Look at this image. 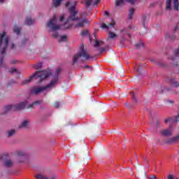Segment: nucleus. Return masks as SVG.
<instances>
[{
	"mask_svg": "<svg viewBox=\"0 0 179 179\" xmlns=\"http://www.w3.org/2000/svg\"><path fill=\"white\" fill-rule=\"evenodd\" d=\"M61 68L59 67L56 69L55 74L53 76V80L50 81L49 84L46 86H43L41 87H31L30 88L29 93L30 94H38V93H41V92H44L46 89H50L51 87H54L57 83H58V80L59 79V73H61Z\"/></svg>",
	"mask_w": 179,
	"mask_h": 179,
	"instance_id": "nucleus-1",
	"label": "nucleus"
},
{
	"mask_svg": "<svg viewBox=\"0 0 179 179\" xmlns=\"http://www.w3.org/2000/svg\"><path fill=\"white\" fill-rule=\"evenodd\" d=\"M1 66L3 62V57H6V51H10L15 48V43H11L9 45V36L6 35V32L3 31L1 34Z\"/></svg>",
	"mask_w": 179,
	"mask_h": 179,
	"instance_id": "nucleus-2",
	"label": "nucleus"
},
{
	"mask_svg": "<svg viewBox=\"0 0 179 179\" xmlns=\"http://www.w3.org/2000/svg\"><path fill=\"white\" fill-rule=\"evenodd\" d=\"M51 75V72L47 71V70H42L36 71L34 73V75L31 76L29 78L25 79L22 80L21 85H29L34 78H39V82H43V79H47Z\"/></svg>",
	"mask_w": 179,
	"mask_h": 179,
	"instance_id": "nucleus-3",
	"label": "nucleus"
},
{
	"mask_svg": "<svg viewBox=\"0 0 179 179\" xmlns=\"http://www.w3.org/2000/svg\"><path fill=\"white\" fill-rule=\"evenodd\" d=\"M27 104V101H24L20 103H17L15 105H8L4 107L3 114H6V113H9V111H20L21 110H24L26 105Z\"/></svg>",
	"mask_w": 179,
	"mask_h": 179,
	"instance_id": "nucleus-4",
	"label": "nucleus"
},
{
	"mask_svg": "<svg viewBox=\"0 0 179 179\" xmlns=\"http://www.w3.org/2000/svg\"><path fill=\"white\" fill-rule=\"evenodd\" d=\"M82 57L83 58H84V59H89V58H90V56L89 55V54H87V52L85 50V46H83V45H81L78 53L73 56V64H76V62Z\"/></svg>",
	"mask_w": 179,
	"mask_h": 179,
	"instance_id": "nucleus-5",
	"label": "nucleus"
},
{
	"mask_svg": "<svg viewBox=\"0 0 179 179\" xmlns=\"http://www.w3.org/2000/svg\"><path fill=\"white\" fill-rule=\"evenodd\" d=\"M71 13L70 16L67 19V22H76L79 17H76L78 11L75 10V6H72L69 8Z\"/></svg>",
	"mask_w": 179,
	"mask_h": 179,
	"instance_id": "nucleus-6",
	"label": "nucleus"
},
{
	"mask_svg": "<svg viewBox=\"0 0 179 179\" xmlns=\"http://www.w3.org/2000/svg\"><path fill=\"white\" fill-rule=\"evenodd\" d=\"M89 24V20L87 18H83V17H78V19H77V21H76V24H75V27L76 29H83V27H85V24Z\"/></svg>",
	"mask_w": 179,
	"mask_h": 179,
	"instance_id": "nucleus-7",
	"label": "nucleus"
},
{
	"mask_svg": "<svg viewBox=\"0 0 179 179\" xmlns=\"http://www.w3.org/2000/svg\"><path fill=\"white\" fill-rule=\"evenodd\" d=\"M55 22H57V17L54 16L53 19H51L47 24V27L51 29L52 31H55V30H61V26L55 24Z\"/></svg>",
	"mask_w": 179,
	"mask_h": 179,
	"instance_id": "nucleus-8",
	"label": "nucleus"
},
{
	"mask_svg": "<svg viewBox=\"0 0 179 179\" xmlns=\"http://www.w3.org/2000/svg\"><path fill=\"white\" fill-rule=\"evenodd\" d=\"M13 155L17 157L18 163H23V162H24V157L27 156L26 152L22 150H17L13 153Z\"/></svg>",
	"mask_w": 179,
	"mask_h": 179,
	"instance_id": "nucleus-9",
	"label": "nucleus"
},
{
	"mask_svg": "<svg viewBox=\"0 0 179 179\" xmlns=\"http://www.w3.org/2000/svg\"><path fill=\"white\" fill-rule=\"evenodd\" d=\"M14 166H15V161H13L11 159H5L3 162V167H4V169H7L8 170H10V169H13Z\"/></svg>",
	"mask_w": 179,
	"mask_h": 179,
	"instance_id": "nucleus-10",
	"label": "nucleus"
},
{
	"mask_svg": "<svg viewBox=\"0 0 179 179\" xmlns=\"http://www.w3.org/2000/svg\"><path fill=\"white\" fill-rule=\"evenodd\" d=\"M160 134L162 136H171V135H173V129L170 127L169 129L162 130L160 131Z\"/></svg>",
	"mask_w": 179,
	"mask_h": 179,
	"instance_id": "nucleus-11",
	"label": "nucleus"
},
{
	"mask_svg": "<svg viewBox=\"0 0 179 179\" xmlns=\"http://www.w3.org/2000/svg\"><path fill=\"white\" fill-rule=\"evenodd\" d=\"M179 139V136H176L175 137L171 138L165 141V143L166 145H172V143H176Z\"/></svg>",
	"mask_w": 179,
	"mask_h": 179,
	"instance_id": "nucleus-12",
	"label": "nucleus"
},
{
	"mask_svg": "<svg viewBox=\"0 0 179 179\" xmlns=\"http://www.w3.org/2000/svg\"><path fill=\"white\" fill-rule=\"evenodd\" d=\"M43 100H36L35 101H34L32 103L29 104L28 106V108H33L34 107V106H40L41 104H43Z\"/></svg>",
	"mask_w": 179,
	"mask_h": 179,
	"instance_id": "nucleus-13",
	"label": "nucleus"
},
{
	"mask_svg": "<svg viewBox=\"0 0 179 179\" xmlns=\"http://www.w3.org/2000/svg\"><path fill=\"white\" fill-rule=\"evenodd\" d=\"M115 22L113 21L110 24H106V23H103L101 26V29H106L108 30L109 27H114Z\"/></svg>",
	"mask_w": 179,
	"mask_h": 179,
	"instance_id": "nucleus-14",
	"label": "nucleus"
},
{
	"mask_svg": "<svg viewBox=\"0 0 179 179\" xmlns=\"http://www.w3.org/2000/svg\"><path fill=\"white\" fill-rule=\"evenodd\" d=\"M94 37H95V44H94V47L96 48H97V47H100V45H104V41H98L97 38H96V34H94Z\"/></svg>",
	"mask_w": 179,
	"mask_h": 179,
	"instance_id": "nucleus-15",
	"label": "nucleus"
},
{
	"mask_svg": "<svg viewBox=\"0 0 179 179\" xmlns=\"http://www.w3.org/2000/svg\"><path fill=\"white\" fill-rule=\"evenodd\" d=\"M19 128H24L27 129L29 128V120H24L20 125Z\"/></svg>",
	"mask_w": 179,
	"mask_h": 179,
	"instance_id": "nucleus-16",
	"label": "nucleus"
},
{
	"mask_svg": "<svg viewBox=\"0 0 179 179\" xmlns=\"http://www.w3.org/2000/svg\"><path fill=\"white\" fill-rule=\"evenodd\" d=\"M173 0H166V7L165 10H171V3Z\"/></svg>",
	"mask_w": 179,
	"mask_h": 179,
	"instance_id": "nucleus-17",
	"label": "nucleus"
},
{
	"mask_svg": "<svg viewBox=\"0 0 179 179\" xmlns=\"http://www.w3.org/2000/svg\"><path fill=\"white\" fill-rule=\"evenodd\" d=\"M169 82L171 83V85H173V86L174 87H179V83H177V81L176 80V79L173 78H170L169 80Z\"/></svg>",
	"mask_w": 179,
	"mask_h": 179,
	"instance_id": "nucleus-18",
	"label": "nucleus"
},
{
	"mask_svg": "<svg viewBox=\"0 0 179 179\" xmlns=\"http://www.w3.org/2000/svg\"><path fill=\"white\" fill-rule=\"evenodd\" d=\"M134 13H135V8H131L129 10V16H128V20H131L134 16Z\"/></svg>",
	"mask_w": 179,
	"mask_h": 179,
	"instance_id": "nucleus-19",
	"label": "nucleus"
},
{
	"mask_svg": "<svg viewBox=\"0 0 179 179\" xmlns=\"http://www.w3.org/2000/svg\"><path fill=\"white\" fill-rule=\"evenodd\" d=\"M173 10H179V3L178 0H173Z\"/></svg>",
	"mask_w": 179,
	"mask_h": 179,
	"instance_id": "nucleus-20",
	"label": "nucleus"
},
{
	"mask_svg": "<svg viewBox=\"0 0 179 179\" xmlns=\"http://www.w3.org/2000/svg\"><path fill=\"white\" fill-rule=\"evenodd\" d=\"M62 1L64 0H53V6H55V8H58V6H59V5H61V2H62Z\"/></svg>",
	"mask_w": 179,
	"mask_h": 179,
	"instance_id": "nucleus-21",
	"label": "nucleus"
},
{
	"mask_svg": "<svg viewBox=\"0 0 179 179\" xmlns=\"http://www.w3.org/2000/svg\"><path fill=\"white\" fill-rule=\"evenodd\" d=\"M33 22H34V20H31L30 17H28L25 20V24L27 26H31V24H33Z\"/></svg>",
	"mask_w": 179,
	"mask_h": 179,
	"instance_id": "nucleus-22",
	"label": "nucleus"
},
{
	"mask_svg": "<svg viewBox=\"0 0 179 179\" xmlns=\"http://www.w3.org/2000/svg\"><path fill=\"white\" fill-rule=\"evenodd\" d=\"M135 47L137 50H141V48H145V44L143 43H136Z\"/></svg>",
	"mask_w": 179,
	"mask_h": 179,
	"instance_id": "nucleus-23",
	"label": "nucleus"
},
{
	"mask_svg": "<svg viewBox=\"0 0 179 179\" xmlns=\"http://www.w3.org/2000/svg\"><path fill=\"white\" fill-rule=\"evenodd\" d=\"M72 27V24H69V21H66L64 23V27L62 28L64 30H66V29H71Z\"/></svg>",
	"mask_w": 179,
	"mask_h": 179,
	"instance_id": "nucleus-24",
	"label": "nucleus"
},
{
	"mask_svg": "<svg viewBox=\"0 0 179 179\" xmlns=\"http://www.w3.org/2000/svg\"><path fill=\"white\" fill-rule=\"evenodd\" d=\"M15 134H16V130H15V129L9 130L8 131V137L10 138V137L13 136V135H15Z\"/></svg>",
	"mask_w": 179,
	"mask_h": 179,
	"instance_id": "nucleus-25",
	"label": "nucleus"
},
{
	"mask_svg": "<svg viewBox=\"0 0 179 179\" xmlns=\"http://www.w3.org/2000/svg\"><path fill=\"white\" fill-rule=\"evenodd\" d=\"M146 22H148V15H143L142 18H141V22L143 26L145 27V23H146Z\"/></svg>",
	"mask_w": 179,
	"mask_h": 179,
	"instance_id": "nucleus-26",
	"label": "nucleus"
},
{
	"mask_svg": "<svg viewBox=\"0 0 179 179\" xmlns=\"http://www.w3.org/2000/svg\"><path fill=\"white\" fill-rule=\"evenodd\" d=\"M125 1L124 0H116L115 1V6H120V5H124Z\"/></svg>",
	"mask_w": 179,
	"mask_h": 179,
	"instance_id": "nucleus-27",
	"label": "nucleus"
},
{
	"mask_svg": "<svg viewBox=\"0 0 179 179\" xmlns=\"http://www.w3.org/2000/svg\"><path fill=\"white\" fill-rule=\"evenodd\" d=\"M66 40H68V36H66V35L61 36L59 43H62L64 41H66Z\"/></svg>",
	"mask_w": 179,
	"mask_h": 179,
	"instance_id": "nucleus-28",
	"label": "nucleus"
},
{
	"mask_svg": "<svg viewBox=\"0 0 179 179\" xmlns=\"http://www.w3.org/2000/svg\"><path fill=\"white\" fill-rule=\"evenodd\" d=\"M27 41H29V39L24 38L21 41V43L20 45V47H24L26 44H27Z\"/></svg>",
	"mask_w": 179,
	"mask_h": 179,
	"instance_id": "nucleus-29",
	"label": "nucleus"
},
{
	"mask_svg": "<svg viewBox=\"0 0 179 179\" xmlns=\"http://www.w3.org/2000/svg\"><path fill=\"white\" fill-rule=\"evenodd\" d=\"M35 177L37 179H48L47 176L41 174L36 175Z\"/></svg>",
	"mask_w": 179,
	"mask_h": 179,
	"instance_id": "nucleus-30",
	"label": "nucleus"
},
{
	"mask_svg": "<svg viewBox=\"0 0 179 179\" xmlns=\"http://www.w3.org/2000/svg\"><path fill=\"white\" fill-rule=\"evenodd\" d=\"M42 66H43V63H38L34 65V68L35 69H40V68H42Z\"/></svg>",
	"mask_w": 179,
	"mask_h": 179,
	"instance_id": "nucleus-31",
	"label": "nucleus"
},
{
	"mask_svg": "<svg viewBox=\"0 0 179 179\" xmlns=\"http://www.w3.org/2000/svg\"><path fill=\"white\" fill-rule=\"evenodd\" d=\"M117 37V34L112 32L111 31H109V38H115Z\"/></svg>",
	"mask_w": 179,
	"mask_h": 179,
	"instance_id": "nucleus-32",
	"label": "nucleus"
},
{
	"mask_svg": "<svg viewBox=\"0 0 179 179\" xmlns=\"http://www.w3.org/2000/svg\"><path fill=\"white\" fill-rule=\"evenodd\" d=\"M92 0H87L85 2V8H89L92 5Z\"/></svg>",
	"mask_w": 179,
	"mask_h": 179,
	"instance_id": "nucleus-33",
	"label": "nucleus"
},
{
	"mask_svg": "<svg viewBox=\"0 0 179 179\" xmlns=\"http://www.w3.org/2000/svg\"><path fill=\"white\" fill-rule=\"evenodd\" d=\"M80 34L83 37L85 36H87L89 34V31L88 30L82 31Z\"/></svg>",
	"mask_w": 179,
	"mask_h": 179,
	"instance_id": "nucleus-34",
	"label": "nucleus"
},
{
	"mask_svg": "<svg viewBox=\"0 0 179 179\" xmlns=\"http://www.w3.org/2000/svg\"><path fill=\"white\" fill-rule=\"evenodd\" d=\"M136 1L137 0H126V2H127L128 3H130L131 5H134L136 3Z\"/></svg>",
	"mask_w": 179,
	"mask_h": 179,
	"instance_id": "nucleus-35",
	"label": "nucleus"
},
{
	"mask_svg": "<svg viewBox=\"0 0 179 179\" xmlns=\"http://www.w3.org/2000/svg\"><path fill=\"white\" fill-rule=\"evenodd\" d=\"M14 33H16V34H20V28L15 27L13 30Z\"/></svg>",
	"mask_w": 179,
	"mask_h": 179,
	"instance_id": "nucleus-36",
	"label": "nucleus"
},
{
	"mask_svg": "<svg viewBox=\"0 0 179 179\" xmlns=\"http://www.w3.org/2000/svg\"><path fill=\"white\" fill-rule=\"evenodd\" d=\"M166 38H169V40H171L172 41L176 40V35H172V36H166Z\"/></svg>",
	"mask_w": 179,
	"mask_h": 179,
	"instance_id": "nucleus-37",
	"label": "nucleus"
},
{
	"mask_svg": "<svg viewBox=\"0 0 179 179\" xmlns=\"http://www.w3.org/2000/svg\"><path fill=\"white\" fill-rule=\"evenodd\" d=\"M131 99L133 100V101L136 103V97L135 96V94H134V92H131Z\"/></svg>",
	"mask_w": 179,
	"mask_h": 179,
	"instance_id": "nucleus-38",
	"label": "nucleus"
},
{
	"mask_svg": "<svg viewBox=\"0 0 179 179\" xmlns=\"http://www.w3.org/2000/svg\"><path fill=\"white\" fill-rule=\"evenodd\" d=\"M171 121H173V119L171 117H168L165 119L164 122L165 124H168V122H171Z\"/></svg>",
	"mask_w": 179,
	"mask_h": 179,
	"instance_id": "nucleus-39",
	"label": "nucleus"
},
{
	"mask_svg": "<svg viewBox=\"0 0 179 179\" xmlns=\"http://www.w3.org/2000/svg\"><path fill=\"white\" fill-rule=\"evenodd\" d=\"M52 37H53V38H57V37H59V35L58 34V32L55 31V32L52 34Z\"/></svg>",
	"mask_w": 179,
	"mask_h": 179,
	"instance_id": "nucleus-40",
	"label": "nucleus"
},
{
	"mask_svg": "<svg viewBox=\"0 0 179 179\" xmlns=\"http://www.w3.org/2000/svg\"><path fill=\"white\" fill-rule=\"evenodd\" d=\"M98 50L99 51L100 54H101L102 52H104L106 51V48H98Z\"/></svg>",
	"mask_w": 179,
	"mask_h": 179,
	"instance_id": "nucleus-41",
	"label": "nucleus"
},
{
	"mask_svg": "<svg viewBox=\"0 0 179 179\" xmlns=\"http://www.w3.org/2000/svg\"><path fill=\"white\" fill-rule=\"evenodd\" d=\"M15 73H19V71L16 69H13L12 71H10L11 74L15 73Z\"/></svg>",
	"mask_w": 179,
	"mask_h": 179,
	"instance_id": "nucleus-42",
	"label": "nucleus"
},
{
	"mask_svg": "<svg viewBox=\"0 0 179 179\" xmlns=\"http://www.w3.org/2000/svg\"><path fill=\"white\" fill-rule=\"evenodd\" d=\"M54 106H55V108H59L60 103H59V102H55L54 103Z\"/></svg>",
	"mask_w": 179,
	"mask_h": 179,
	"instance_id": "nucleus-43",
	"label": "nucleus"
},
{
	"mask_svg": "<svg viewBox=\"0 0 179 179\" xmlns=\"http://www.w3.org/2000/svg\"><path fill=\"white\" fill-rule=\"evenodd\" d=\"M135 71L138 73V75H141V70L138 68V66L135 67Z\"/></svg>",
	"mask_w": 179,
	"mask_h": 179,
	"instance_id": "nucleus-44",
	"label": "nucleus"
},
{
	"mask_svg": "<svg viewBox=\"0 0 179 179\" xmlns=\"http://www.w3.org/2000/svg\"><path fill=\"white\" fill-rule=\"evenodd\" d=\"M83 68H85V69H92V66L85 65L83 66Z\"/></svg>",
	"mask_w": 179,
	"mask_h": 179,
	"instance_id": "nucleus-45",
	"label": "nucleus"
},
{
	"mask_svg": "<svg viewBox=\"0 0 179 179\" xmlns=\"http://www.w3.org/2000/svg\"><path fill=\"white\" fill-rule=\"evenodd\" d=\"M148 179H157L155 175H152L151 177L148 178Z\"/></svg>",
	"mask_w": 179,
	"mask_h": 179,
	"instance_id": "nucleus-46",
	"label": "nucleus"
},
{
	"mask_svg": "<svg viewBox=\"0 0 179 179\" xmlns=\"http://www.w3.org/2000/svg\"><path fill=\"white\" fill-rule=\"evenodd\" d=\"M168 179H176V178H174V176L173 175H169L168 176Z\"/></svg>",
	"mask_w": 179,
	"mask_h": 179,
	"instance_id": "nucleus-47",
	"label": "nucleus"
},
{
	"mask_svg": "<svg viewBox=\"0 0 179 179\" xmlns=\"http://www.w3.org/2000/svg\"><path fill=\"white\" fill-rule=\"evenodd\" d=\"M65 19V17L64 15H62L59 18L60 22H64V20Z\"/></svg>",
	"mask_w": 179,
	"mask_h": 179,
	"instance_id": "nucleus-48",
	"label": "nucleus"
},
{
	"mask_svg": "<svg viewBox=\"0 0 179 179\" xmlns=\"http://www.w3.org/2000/svg\"><path fill=\"white\" fill-rule=\"evenodd\" d=\"M178 119H179V114H178V115L176 116L175 122H178Z\"/></svg>",
	"mask_w": 179,
	"mask_h": 179,
	"instance_id": "nucleus-49",
	"label": "nucleus"
},
{
	"mask_svg": "<svg viewBox=\"0 0 179 179\" xmlns=\"http://www.w3.org/2000/svg\"><path fill=\"white\" fill-rule=\"evenodd\" d=\"M69 5H71V3L69 1L66 2L65 4L66 8H69Z\"/></svg>",
	"mask_w": 179,
	"mask_h": 179,
	"instance_id": "nucleus-50",
	"label": "nucleus"
},
{
	"mask_svg": "<svg viewBox=\"0 0 179 179\" xmlns=\"http://www.w3.org/2000/svg\"><path fill=\"white\" fill-rule=\"evenodd\" d=\"M104 15L105 16H110V13L108 11H105Z\"/></svg>",
	"mask_w": 179,
	"mask_h": 179,
	"instance_id": "nucleus-51",
	"label": "nucleus"
},
{
	"mask_svg": "<svg viewBox=\"0 0 179 179\" xmlns=\"http://www.w3.org/2000/svg\"><path fill=\"white\" fill-rule=\"evenodd\" d=\"M17 61H16V60H12L11 61V64H17Z\"/></svg>",
	"mask_w": 179,
	"mask_h": 179,
	"instance_id": "nucleus-52",
	"label": "nucleus"
},
{
	"mask_svg": "<svg viewBox=\"0 0 179 179\" xmlns=\"http://www.w3.org/2000/svg\"><path fill=\"white\" fill-rule=\"evenodd\" d=\"M100 2V0H96L95 2L94 3V5H97Z\"/></svg>",
	"mask_w": 179,
	"mask_h": 179,
	"instance_id": "nucleus-53",
	"label": "nucleus"
},
{
	"mask_svg": "<svg viewBox=\"0 0 179 179\" xmlns=\"http://www.w3.org/2000/svg\"><path fill=\"white\" fill-rule=\"evenodd\" d=\"M120 31H121V33H127V29H123Z\"/></svg>",
	"mask_w": 179,
	"mask_h": 179,
	"instance_id": "nucleus-54",
	"label": "nucleus"
},
{
	"mask_svg": "<svg viewBox=\"0 0 179 179\" xmlns=\"http://www.w3.org/2000/svg\"><path fill=\"white\" fill-rule=\"evenodd\" d=\"M167 103H170L171 104H173V101L172 100H168Z\"/></svg>",
	"mask_w": 179,
	"mask_h": 179,
	"instance_id": "nucleus-55",
	"label": "nucleus"
},
{
	"mask_svg": "<svg viewBox=\"0 0 179 179\" xmlns=\"http://www.w3.org/2000/svg\"><path fill=\"white\" fill-rule=\"evenodd\" d=\"M177 30H178V27H176L174 29V31H177Z\"/></svg>",
	"mask_w": 179,
	"mask_h": 179,
	"instance_id": "nucleus-56",
	"label": "nucleus"
},
{
	"mask_svg": "<svg viewBox=\"0 0 179 179\" xmlns=\"http://www.w3.org/2000/svg\"><path fill=\"white\" fill-rule=\"evenodd\" d=\"M157 127H159V125H160V123L159 122V121L157 122Z\"/></svg>",
	"mask_w": 179,
	"mask_h": 179,
	"instance_id": "nucleus-57",
	"label": "nucleus"
},
{
	"mask_svg": "<svg viewBox=\"0 0 179 179\" xmlns=\"http://www.w3.org/2000/svg\"><path fill=\"white\" fill-rule=\"evenodd\" d=\"M173 64H174L176 66H178V64H177V63H173Z\"/></svg>",
	"mask_w": 179,
	"mask_h": 179,
	"instance_id": "nucleus-58",
	"label": "nucleus"
},
{
	"mask_svg": "<svg viewBox=\"0 0 179 179\" xmlns=\"http://www.w3.org/2000/svg\"><path fill=\"white\" fill-rule=\"evenodd\" d=\"M144 160L148 163V158H144Z\"/></svg>",
	"mask_w": 179,
	"mask_h": 179,
	"instance_id": "nucleus-59",
	"label": "nucleus"
},
{
	"mask_svg": "<svg viewBox=\"0 0 179 179\" xmlns=\"http://www.w3.org/2000/svg\"><path fill=\"white\" fill-rule=\"evenodd\" d=\"M4 1L5 0H1V3H3Z\"/></svg>",
	"mask_w": 179,
	"mask_h": 179,
	"instance_id": "nucleus-60",
	"label": "nucleus"
},
{
	"mask_svg": "<svg viewBox=\"0 0 179 179\" xmlns=\"http://www.w3.org/2000/svg\"><path fill=\"white\" fill-rule=\"evenodd\" d=\"M78 4V2L77 1H75L74 2V5H77Z\"/></svg>",
	"mask_w": 179,
	"mask_h": 179,
	"instance_id": "nucleus-61",
	"label": "nucleus"
},
{
	"mask_svg": "<svg viewBox=\"0 0 179 179\" xmlns=\"http://www.w3.org/2000/svg\"><path fill=\"white\" fill-rule=\"evenodd\" d=\"M12 83H15V80H11Z\"/></svg>",
	"mask_w": 179,
	"mask_h": 179,
	"instance_id": "nucleus-62",
	"label": "nucleus"
},
{
	"mask_svg": "<svg viewBox=\"0 0 179 179\" xmlns=\"http://www.w3.org/2000/svg\"><path fill=\"white\" fill-rule=\"evenodd\" d=\"M127 35L129 36V37H131V34H127Z\"/></svg>",
	"mask_w": 179,
	"mask_h": 179,
	"instance_id": "nucleus-63",
	"label": "nucleus"
},
{
	"mask_svg": "<svg viewBox=\"0 0 179 179\" xmlns=\"http://www.w3.org/2000/svg\"><path fill=\"white\" fill-rule=\"evenodd\" d=\"M151 62H156V60H151Z\"/></svg>",
	"mask_w": 179,
	"mask_h": 179,
	"instance_id": "nucleus-64",
	"label": "nucleus"
}]
</instances>
